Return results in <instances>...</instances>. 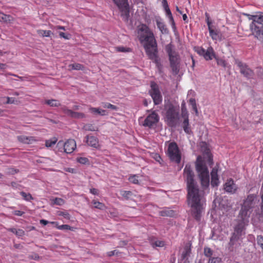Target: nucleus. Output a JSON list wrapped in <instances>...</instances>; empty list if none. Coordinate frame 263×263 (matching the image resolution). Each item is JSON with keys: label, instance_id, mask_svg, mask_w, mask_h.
I'll return each mask as SVG.
<instances>
[{"label": "nucleus", "instance_id": "f257e3e1", "mask_svg": "<svg viewBox=\"0 0 263 263\" xmlns=\"http://www.w3.org/2000/svg\"><path fill=\"white\" fill-rule=\"evenodd\" d=\"M184 176L186 178L188 189L187 201L191 208L192 214L196 219H200V215L205 205V200L199 192L194 179V173L191 166L186 165L184 169Z\"/></svg>", "mask_w": 263, "mask_h": 263}, {"label": "nucleus", "instance_id": "f03ea898", "mask_svg": "<svg viewBox=\"0 0 263 263\" xmlns=\"http://www.w3.org/2000/svg\"><path fill=\"white\" fill-rule=\"evenodd\" d=\"M256 203V197L253 194L249 195L245 200L238 216V223L235 227L234 233L230 239V245L231 246H233L241 236L245 226L249 222L252 209L255 206Z\"/></svg>", "mask_w": 263, "mask_h": 263}, {"label": "nucleus", "instance_id": "7ed1b4c3", "mask_svg": "<svg viewBox=\"0 0 263 263\" xmlns=\"http://www.w3.org/2000/svg\"><path fill=\"white\" fill-rule=\"evenodd\" d=\"M138 35L146 54L151 60H157V44L153 32L146 25L142 24L138 28Z\"/></svg>", "mask_w": 263, "mask_h": 263}, {"label": "nucleus", "instance_id": "20e7f679", "mask_svg": "<svg viewBox=\"0 0 263 263\" xmlns=\"http://www.w3.org/2000/svg\"><path fill=\"white\" fill-rule=\"evenodd\" d=\"M196 170L202 187L204 189L208 187L210 184L209 170L205 162L201 160L200 156L197 159Z\"/></svg>", "mask_w": 263, "mask_h": 263}, {"label": "nucleus", "instance_id": "39448f33", "mask_svg": "<svg viewBox=\"0 0 263 263\" xmlns=\"http://www.w3.org/2000/svg\"><path fill=\"white\" fill-rule=\"evenodd\" d=\"M250 24L251 34L258 40H263V15H253Z\"/></svg>", "mask_w": 263, "mask_h": 263}, {"label": "nucleus", "instance_id": "423d86ee", "mask_svg": "<svg viewBox=\"0 0 263 263\" xmlns=\"http://www.w3.org/2000/svg\"><path fill=\"white\" fill-rule=\"evenodd\" d=\"M165 50L169 57L170 65L172 71L176 74L179 70L180 56L176 51L174 46L171 44L166 46Z\"/></svg>", "mask_w": 263, "mask_h": 263}, {"label": "nucleus", "instance_id": "0eeeda50", "mask_svg": "<svg viewBox=\"0 0 263 263\" xmlns=\"http://www.w3.org/2000/svg\"><path fill=\"white\" fill-rule=\"evenodd\" d=\"M195 50L199 55L203 56L206 60H211L214 58L218 65L221 66L223 67H226L227 66V64L224 60L216 57L214 51L212 47H210L206 50H205L202 47H197L195 48Z\"/></svg>", "mask_w": 263, "mask_h": 263}, {"label": "nucleus", "instance_id": "6e6552de", "mask_svg": "<svg viewBox=\"0 0 263 263\" xmlns=\"http://www.w3.org/2000/svg\"><path fill=\"white\" fill-rule=\"evenodd\" d=\"M166 119L170 126H174L178 119V110L173 105L168 104L166 106Z\"/></svg>", "mask_w": 263, "mask_h": 263}, {"label": "nucleus", "instance_id": "1a4fd4ad", "mask_svg": "<svg viewBox=\"0 0 263 263\" xmlns=\"http://www.w3.org/2000/svg\"><path fill=\"white\" fill-rule=\"evenodd\" d=\"M167 153L170 159L177 163L181 160V153L175 142H171L168 145Z\"/></svg>", "mask_w": 263, "mask_h": 263}, {"label": "nucleus", "instance_id": "9d476101", "mask_svg": "<svg viewBox=\"0 0 263 263\" xmlns=\"http://www.w3.org/2000/svg\"><path fill=\"white\" fill-rule=\"evenodd\" d=\"M76 142L73 139H68L65 142L63 141H59L57 147L58 151L63 152L67 154L72 153L76 148Z\"/></svg>", "mask_w": 263, "mask_h": 263}, {"label": "nucleus", "instance_id": "9b49d317", "mask_svg": "<svg viewBox=\"0 0 263 263\" xmlns=\"http://www.w3.org/2000/svg\"><path fill=\"white\" fill-rule=\"evenodd\" d=\"M149 93L155 105L161 103L162 101V95L158 85L154 82H151V89L149 90Z\"/></svg>", "mask_w": 263, "mask_h": 263}, {"label": "nucleus", "instance_id": "f8f14e48", "mask_svg": "<svg viewBox=\"0 0 263 263\" xmlns=\"http://www.w3.org/2000/svg\"><path fill=\"white\" fill-rule=\"evenodd\" d=\"M122 12V15L127 20L129 16V5L127 0H112Z\"/></svg>", "mask_w": 263, "mask_h": 263}, {"label": "nucleus", "instance_id": "ddd939ff", "mask_svg": "<svg viewBox=\"0 0 263 263\" xmlns=\"http://www.w3.org/2000/svg\"><path fill=\"white\" fill-rule=\"evenodd\" d=\"M181 109L182 116L184 118V121L182 124L183 130L186 133L190 134L191 132V129L189 127L188 112L185 108V104L184 102H183L181 104Z\"/></svg>", "mask_w": 263, "mask_h": 263}, {"label": "nucleus", "instance_id": "4468645a", "mask_svg": "<svg viewBox=\"0 0 263 263\" xmlns=\"http://www.w3.org/2000/svg\"><path fill=\"white\" fill-rule=\"evenodd\" d=\"M158 120L159 117L158 115L155 112H153L146 118L143 123V125L151 127L155 125L158 122Z\"/></svg>", "mask_w": 263, "mask_h": 263}, {"label": "nucleus", "instance_id": "2eb2a0df", "mask_svg": "<svg viewBox=\"0 0 263 263\" xmlns=\"http://www.w3.org/2000/svg\"><path fill=\"white\" fill-rule=\"evenodd\" d=\"M235 64L240 68V72L247 78L253 76V71L247 65L238 60H235Z\"/></svg>", "mask_w": 263, "mask_h": 263}, {"label": "nucleus", "instance_id": "dca6fc26", "mask_svg": "<svg viewBox=\"0 0 263 263\" xmlns=\"http://www.w3.org/2000/svg\"><path fill=\"white\" fill-rule=\"evenodd\" d=\"M219 166L216 165L212 170L211 172V185L213 187L217 186L220 183L219 178L218 175Z\"/></svg>", "mask_w": 263, "mask_h": 263}, {"label": "nucleus", "instance_id": "f3484780", "mask_svg": "<svg viewBox=\"0 0 263 263\" xmlns=\"http://www.w3.org/2000/svg\"><path fill=\"white\" fill-rule=\"evenodd\" d=\"M237 189V185L232 179H228L224 184V189L228 193L234 194L236 192Z\"/></svg>", "mask_w": 263, "mask_h": 263}, {"label": "nucleus", "instance_id": "a211bd4d", "mask_svg": "<svg viewBox=\"0 0 263 263\" xmlns=\"http://www.w3.org/2000/svg\"><path fill=\"white\" fill-rule=\"evenodd\" d=\"M209 33L210 36L213 40L215 41H221L222 39V34L220 31L213 27L212 28H210Z\"/></svg>", "mask_w": 263, "mask_h": 263}, {"label": "nucleus", "instance_id": "6ab92c4d", "mask_svg": "<svg viewBox=\"0 0 263 263\" xmlns=\"http://www.w3.org/2000/svg\"><path fill=\"white\" fill-rule=\"evenodd\" d=\"M85 138L86 142L88 145L96 148L99 147V141L96 137L94 136H87Z\"/></svg>", "mask_w": 263, "mask_h": 263}, {"label": "nucleus", "instance_id": "aec40b11", "mask_svg": "<svg viewBox=\"0 0 263 263\" xmlns=\"http://www.w3.org/2000/svg\"><path fill=\"white\" fill-rule=\"evenodd\" d=\"M191 253V249L190 246L186 245L184 247L183 252L181 254V259L184 260V263L189 262V257L190 256Z\"/></svg>", "mask_w": 263, "mask_h": 263}, {"label": "nucleus", "instance_id": "412c9836", "mask_svg": "<svg viewBox=\"0 0 263 263\" xmlns=\"http://www.w3.org/2000/svg\"><path fill=\"white\" fill-rule=\"evenodd\" d=\"M19 141L25 144H31L36 140L33 137H28L26 136H20L17 137Z\"/></svg>", "mask_w": 263, "mask_h": 263}, {"label": "nucleus", "instance_id": "4be33fe9", "mask_svg": "<svg viewBox=\"0 0 263 263\" xmlns=\"http://www.w3.org/2000/svg\"><path fill=\"white\" fill-rule=\"evenodd\" d=\"M50 223L51 224H55V227L56 228L58 229V230H71V231H74L75 228H73V227H70V226L68 225V224H63V225H61V226H59L58 223L57 222H55V221H51L50 222Z\"/></svg>", "mask_w": 263, "mask_h": 263}, {"label": "nucleus", "instance_id": "5701e85b", "mask_svg": "<svg viewBox=\"0 0 263 263\" xmlns=\"http://www.w3.org/2000/svg\"><path fill=\"white\" fill-rule=\"evenodd\" d=\"M157 27L159 28L160 31L163 34H167L168 32L167 29L164 23L162 22L161 20H157L156 21Z\"/></svg>", "mask_w": 263, "mask_h": 263}, {"label": "nucleus", "instance_id": "b1692460", "mask_svg": "<svg viewBox=\"0 0 263 263\" xmlns=\"http://www.w3.org/2000/svg\"><path fill=\"white\" fill-rule=\"evenodd\" d=\"M165 11L166 13V15H167V16L168 17V18L169 19L170 22L172 25L173 29L174 30H175L176 29L175 23V21L174 20V18H173V15H172V14L171 13L170 9H167V10H165Z\"/></svg>", "mask_w": 263, "mask_h": 263}, {"label": "nucleus", "instance_id": "393cba45", "mask_svg": "<svg viewBox=\"0 0 263 263\" xmlns=\"http://www.w3.org/2000/svg\"><path fill=\"white\" fill-rule=\"evenodd\" d=\"M89 109L92 113L95 115L104 116L106 114V110L98 108L90 107Z\"/></svg>", "mask_w": 263, "mask_h": 263}, {"label": "nucleus", "instance_id": "a878e982", "mask_svg": "<svg viewBox=\"0 0 263 263\" xmlns=\"http://www.w3.org/2000/svg\"><path fill=\"white\" fill-rule=\"evenodd\" d=\"M12 20V17L0 12V22L9 23Z\"/></svg>", "mask_w": 263, "mask_h": 263}, {"label": "nucleus", "instance_id": "bb28decb", "mask_svg": "<svg viewBox=\"0 0 263 263\" xmlns=\"http://www.w3.org/2000/svg\"><path fill=\"white\" fill-rule=\"evenodd\" d=\"M37 33L39 36L42 37H49L52 34L51 31L50 30H44L42 29L37 30Z\"/></svg>", "mask_w": 263, "mask_h": 263}, {"label": "nucleus", "instance_id": "cd10ccee", "mask_svg": "<svg viewBox=\"0 0 263 263\" xmlns=\"http://www.w3.org/2000/svg\"><path fill=\"white\" fill-rule=\"evenodd\" d=\"M45 103L51 107H58L60 105L59 101L54 99L45 100Z\"/></svg>", "mask_w": 263, "mask_h": 263}, {"label": "nucleus", "instance_id": "c85d7f7f", "mask_svg": "<svg viewBox=\"0 0 263 263\" xmlns=\"http://www.w3.org/2000/svg\"><path fill=\"white\" fill-rule=\"evenodd\" d=\"M92 203L93 204L94 207L98 209L103 210L105 207L103 203H101L99 201L93 200Z\"/></svg>", "mask_w": 263, "mask_h": 263}, {"label": "nucleus", "instance_id": "c756f323", "mask_svg": "<svg viewBox=\"0 0 263 263\" xmlns=\"http://www.w3.org/2000/svg\"><path fill=\"white\" fill-rule=\"evenodd\" d=\"M20 194L23 197L24 199L26 201H31L33 199L31 195L29 193H26L24 192H21Z\"/></svg>", "mask_w": 263, "mask_h": 263}, {"label": "nucleus", "instance_id": "7c9ffc66", "mask_svg": "<svg viewBox=\"0 0 263 263\" xmlns=\"http://www.w3.org/2000/svg\"><path fill=\"white\" fill-rule=\"evenodd\" d=\"M69 67L73 70H82L83 68V65L79 63L70 64Z\"/></svg>", "mask_w": 263, "mask_h": 263}, {"label": "nucleus", "instance_id": "2f4dec72", "mask_svg": "<svg viewBox=\"0 0 263 263\" xmlns=\"http://www.w3.org/2000/svg\"><path fill=\"white\" fill-rule=\"evenodd\" d=\"M62 111L67 116L71 117L72 116V114L73 111L68 109L66 106H64L61 108Z\"/></svg>", "mask_w": 263, "mask_h": 263}, {"label": "nucleus", "instance_id": "473e14b6", "mask_svg": "<svg viewBox=\"0 0 263 263\" xmlns=\"http://www.w3.org/2000/svg\"><path fill=\"white\" fill-rule=\"evenodd\" d=\"M58 215L59 216H63L64 218H65L66 219H70V217H71V216L69 214V213L66 211H59L58 212Z\"/></svg>", "mask_w": 263, "mask_h": 263}, {"label": "nucleus", "instance_id": "72a5a7b5", "mask_svg": "<svg viewBox=\"0 0 263 263\" xmlns=\"http://www.w3.org/2000/svg\"><path fill=\"white\" fill-rule=\"evenodd\" d=\"M213 251L208 247H205L204 249V254L205 256L211 258L212 257V256L213 255Z\"/></svg>", "mask_w": 263, "mask_h": 263}, {"label": "nucleus", "instance_id": "f704fd0d", "mask_svg": "<svg viewBox=\"0 0 263 263\" xmlns=\"http://www.w3.org/2000/svg\"><path fill=\"white\" fill-rule=\"evenodd\" d=\"M57 141V139L56 138L47 140L45 143L46 146L47 147H51L56 143Z\"/></svg>", "mask_w": 263, "mask_h": 263}, {"label": "nucleus", "instance_id": "c9c22d12", "mask_svg": "<svg viewBox=\"0 0 263 263\" xmlns=\"http://www.w3.org/2000/svg\"><path fill=\"white\" fill-rule=\"evenodd\" d=\"M121 195L126 199H128L131 197L132 193L130 191H122L120 192Z\"/></svg>", "mask_w": 263, "mask_h": 263}, {"label": "nucleus", "instance_id": "e433bc0d", "mask_svg": "<svg viewBox=\"0 0 263 263\" xmlns=\"http://www.w3.org/2000/svg\"><path fill=\"white\" fill-rule=\"evenodd\" d=\"M221 259L218 257H212L209 258L208 263H221Z\"/></svg>", "mask_w": 263, "mask_h": 263}, {"label": "nucleus", "instance_id": "4c0bfd02", "mask_svg": "<svg viewBox=\"0 0 263 263\" xmlns=\"http://www.w3.org/2000/svg\"><path fill=\"white\" fill-rule=\"evenodd\" d=\"M128 180L130 182L133 183H139L138 176L137 175H134L130 176L128 178Z\"/></svg>", "mask_w": 263, "mask_h": 263}, {"label": "nucleus", "instance_id": "58836bf2", "mask_svg": "<svg viewBox=\"0 0 263 263\" xmlns=\"http://www.w3.org/2000/svg\"><path fill=\"white\" fill-rule=\"evenodd\" d=\"M53 203L59 205H62L65 203V200L60 198H55L53 199Z\"/></svg>", "mask_w": 263, "mask_h": 263}, {"label": "nucleus", "instance_id": "ea45409f", "mask_svg": "<svg viewBox=\"0 0 263 263\" xmlns=\"http://www.w3.org/2000/svg\"><path fill=\"white\" fill-rule=\"evenodd\" d=\"M84 117L85 115L83 113L75 112L73 111L71 118L79 119L83 118Z\"/></svg>", "mask_w": 263, "mask_h": 263}, {"label": "nucleus", "instance_id": "a19ab883", "mask_svg": "<svg viewBox=\"0 0 263 263\" xmlns=\"http://www.w3.org/2000/svg\"><path fill=\"white\" fill-rule=\"evenodd\" d=\"M174 212L173 211L164 210L161 212V214L163 216H172L174 215Z\"/></svg>", "mask_w": 263, "mask_h": 263}, {"label": "nucleus", "instance_id": "79ce46f5", "mask_svg": "<svg viewBox=\"0 0 263 263\" xmlns=\"http://www.w3.org/2000/svg\"><path fill=\"white\" fill-rule=\"evenodd\" d=\"M6 99L7 100L6 102L7 104H17L18 101L14 98L7 97Z\"/></svg>", "mask_w": 263, "mask_h": 263}, {"label": "nucleus", "instance_id": "37998d69", "mask_svg": "<svg viewBox=\"0 0 263 263\" xmlns=\"http://www.w3.org/2000/svg\"><path fill=\"white\" fill-rule=\"evenodd\" d=\"M257 243L261 248L263 251V236H258L257 237Z\"/></svg>", "mask_w": 263, "mask_h": 263}, {"label": "nucleus", "instance_id": "c03bdc74", "mask_svg": "<svg viewBox=\"0 0 263 263\" xmlns=\"http://www.w3.org/2000/svg\"><path fill=\"white\" fill-rule=\"evenodd\" d=\"M77 161L81 164H86L88 162V159L85 157H79L77 158Z\"/></svg>", "mask_w": 263, "mask_h": 263}, {"label": "nucleus", "instance_id": "a18cd8bd", "mask_svg": "<svg viewBox=\"0 0 263 263\" xmlns=\"http://www.w3.org/2000/svg\"><path fill=\"white\" fill-rule=\"evenodd\" d=\"M59 36H60V37L64 38L66 40L69 39V38L70 37V35L69 34H65V33H64L63 32H59Z\"/></svg>", "mask_w": 263, "mask_h": 263}, {"label": "nucleus", "instance_id": "49530a36", "mask_svg": "<svg viewBox=\"0 0 263 263\" xmlns=\"http://www.w3.org/2000/svg\"><path fill=\"white\" fill-rule=\"evenodd\" d=\"M103 107L105 108H110L114 110L117 109V107L116 106L108 103H105L103 105Z\"/></svg>", "mask_w": 263, "mask_h": 263}, {"label": "nucleus", "instance_id": "de8ad7c7", "mask_svg": "<svg viewBox=\"0 0 263 263\" xmlns=\"http://www.w3.org/2000/svg\"><path fill=\"white\" fill-rule=\"evenodd\" d=\"M15 234L18 237H21L25 235V232L22 229H18L15 232Z\"/></svg>", "mask_w": 263, "mask_h": 263}, {"label": "nucleus", "instance_id": "09e8293b", "mask_svg": "<svg viewBox=\"0 0 263 263\" xmlns=\"http://www.w3.org/2000/svg\"><path fill=\"white\" fill-rule=\"evenodd\" d=\"M205 16H206V21L207 23V25L208 26V29L210 30V28H212L213 27L211 26V22L210 21V18L209 14L208 13H205Z\"/></svg>", "mask_w": 263, "mask_h": 263}, {"label": "nucleus", "instance_id": "8fccbe9b", "mask_svg": "<svg viewBox=\"0 0 263 263\" xmlns=\"http://www.w3.org/2000/svg\"><path fill=\"white\" fill-rule=\"evenodd\" d=\"M18 172V171L13 168H9L7 171V173L9 174H14Z\"/></svg>", "mask_w": 263, "mask_h": 263}, {"label": "nucleus", "instance_id": "3c124183", "mask_svg": "<svg viewBox=\"0 0 263 263\" xmlns=\"http://www.w3.org/2000/svg\"><path fill=\"white\" fill-rule=\"evenodd\" d=\"M155 245L156 247H162L164 246V242L162 241H156L155 242Z\"/></svg>", "mask_w": 263, "mask_h": 263}, {"label": "nucleus", "instance_id": "603ef678", "mask_svg": "<svg viewBox=\"0 0 263 263\" xmlns=\"http://www.w3.org/2000/svg\"><path fill=\"white\" fill-rule=\"evenodd\" d=\"M13 213L15 215L21 216L24 214V212L21 211L16 210L13 211Z\"/></svg>", "mask_w": 263, "mask_h": 263}, {"label": "nucleus", "instance_id": "864d4df0", "mask_svg": "<svg viewBox=\"0 0 263 263\" xmlns=\"http://www.w3.org/2000/svg\"><path fill=\"white\" fill-rule=\"evenodd\" d=\"M117 51H120V52H126V51H128V49H126L123 47H117Z\"/></svg>", "mask_w": 263, "mask_h": 263}, {"label": "nucleus", "instance_id": "5fc2aeb1", "mask_svg": "<svg viewBox=\"0 0 263 263\" xmlns=\"http://www.w3.org/2000/svg\"><path fill=\"white\" fill-rule=\"evenodd\" d=\"M90 192L93 195H98L99 194L98 190L94 188L90 189Z\"/></svg>", "mask_w": 263, "mask_h": 263}, {"label": "nucleus", "instance_id": "6e6d98bb", "mask_svg": "<svg viewBox=\"0 0 263 263\" xmlns=\"http://www.w3.org/2000/svg\"><path fill=\"white\" fill-rule=\"evenodd\" d=\"M190 103L192 105V108L196 106V101L194 99H190Z\"/></svg>", "mask_w": 263, "mask_h": 263}, {"label": "nucleus", "instance_id": "4d7b16f0", "mask_svg": "<svg viewBox=\"0 0 263 263\" xmlns=\"http://www.w3.org/2000/svg\"><path fill=\"white\" fill-rule=\"evenodd\" d=\"M204 152L207 155L208 157H209L210 161H211V156H210V154L209 149L208 148H207L206 147H205Z\"/></svg>", "mask_w": 263, "mask_h": 263}, {"label": "nucleus", "instance_id": "13d9d810", "mask_svg": "<svg viewBox=\"0 0 263 263\" xmlns=\"http://www.w3.org/2000/svg\"><path fill=\"white\" fill-rule=\"evenodd\" d=\"M40 223L45 226L46 224H47L48 223H50L51 222H49L48 221L46 220H45V219H41L40 220Z\"/></svg>", "mask_w": 263, "mask_h": 263}, {"label": "nucleus", "instance_id": "bf43d9fd", "mask_svg": "<svg viewBox=\"0 0 263 263\" xmlns=\"http://www.w3.org/2000/svg\"><path fill=\"white\" fill-rule=\"evenodd\" d=\"M117 251L114 250V251H110V252H108L107 255L109 256H111L114 255L115 254H117Z\"/></svg>", "mask_w": 263, "mask_h": 263}, {"label": "nucleus", "instance_id": "052dcab7", "mask_svg": "<svg viewBox=\"0 0 263 263\" xmlns=\"http://www.w3.org/2000/svg\"><path fill=\"white\" fill-rule=\"evenodd\" d=\"M55 28L56 29H61V30H65L66 29H65V27H64V26H57L55 27Z\"/></svg>", "mask_w": 263, "mask_h": 263}, {"label": "nucleus", "instance_id": "680f3d73", "mask_svg": "<svg viewBox=\"0 0 263 263\" xmlns=\"http://www.w3.org/2000/svg\"><path fill=\"white\" fill-rule=\"evenodd\" d=\"M7 230L8 231L11 232L15 234V232L16 231L17 229H16L15 228H9V229H8Z\"/></svg>", "mask_w": 263, "mask_h": 263}, {"label": "nucleus", "instance_id": "e2e57ef3", "mask_svg": "<svg viewBox=\"0 0 263 263\" xmlns=\"http://www.w3.org/2000/svg\"><path fill=\"white\" fill-rule=\"evenodd\" d=\"M7 66L5 64L0 63V69H4L6 68Z\"/></svg>", "mask_w": 263, "mask_h": 263}, {"label": "nucleus", "instance_id": "0e129e2a", "mask_svg": "<svg viewBox=\"0 0 263 263\" xmlns=\"http://www.w3.org/2000/svg\"><path fill=\"white\" fill-rule=\"evenodd\" d=\"M14 246L16 249L22 248V246L21 244H15Z\"/></svg>", "mask_w": 263, "mask_h": 263}, {"label": "nucleus", "instance_id": "69168bd1", "mask_svg": "<svg viewBox=\"0 0 263 263\" xmlns=\"http://www.w3.org/2000/svg\"><path fill=\"white\" fill-rule=\"evenodd\" d=\"M11 184L13 187L16 188L18 186V184L16 182H11Z\"/></svg>", "mask_w": 263, "mask_h": 263}, {"label": "nucleus", "instance_id": "338daca9", "mask_svg": "<svg viewBox=\"0 0 263 263\" xmlns=\"http://www.w3.org/2000/svg\"><path fill=\"white\" fill-rule=\"evenodd\" d=\"M182 17H183V20L185 21V22H187V16L186 15V14H183L182 15Z\"/></svg>", "mask_w": 263, "mask_h": 263}, {"label": "nucleus", "instance_id": "774afa93", "mask_svg": "<svg viewBox=\"0 0 263 263\" xmlns=\"http://www.w3.org/2000/svg\"><path fill=\"white\" fill-rule=\"evenodd\" d=\"M73 110H79L80 109V106L79 105H74L72 107Z\"/></svg>", "mask_w": 263, "mask_h": 263}]
</instances>
